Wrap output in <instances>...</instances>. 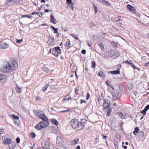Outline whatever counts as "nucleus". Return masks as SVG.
<instances>
[{
	"instance_id": "1",
	"label": "nucleus",
	"mask_w": 149,
	"mask_h": 149,
	"mask_svg": "<svg viewBox=\"0 0 149 149\" xmlns=\"http://www.w3.org/2000/svg\"><path fill=\"white\" fill-rule=\"evenodd\" d=\"M18 67L17 61L13 60L9 62L6 61L3 65H0V70L3 73L11 72L16 70Z\"/></svg>"
},
{
	"instance_id": "2",
	"label": "nucleus",
	"mask_w": 149,
	"mask_h": 149,
	"mask_svg": "<svg viewBox=\"0 0 149 149\" xmlns=\"http://www.w3.org/2000/svg\"><path fill=\"white\" fill-rule=\"evenodd\" d=\"M86 122V120L84 119H82L80 122L76 119H73L71 120L70 123L73 129L79 128L78 130H81L83 129Z\"/></svg>"
},
{
	"instance_id": "3",
	"label": "nucleus",
	"mask_w": 149,
	"mask_h": 149,
	"mask_svg": "<svg viewBox=\"0 0 149 149\" xmlns=\"http://www.w3.org/2000/svg\"><path fill=\"white\" fill-rule=\"evenodd\" d=\"M34 113L35 114H37L38 115L39 118L42 120H47V118L46 116L44 114L42 113V111H41L38 110L34 111Z\"/></svg>"
},
{
	"instance_id": "4",
	"label": "nucleus",
	"mask_w": 149,
	"mask_h": 149,
	"mask_svg": "<svg viewBox=\"0 0 149 149\" xmlns=\"http://www.w3.org/2000/svg\"><path fill=\"white\" fill-rule=\"evenodd\" d=\"M56 145L59 146H63V141L62 139L60 136H57L56 140Z\"/></svg>"
},
{
	"instance_id": "5",
	"label": "nucleus",
	"mask_w": 149,
	"mask_h": 149,
	"mask_svg": "<svg viewBox=\"0 0 149 149\" xmlns=\"http://www.w3.org/2000/svg\"><path fill=\"white\" fill-rule=\"evenodd\" d=\"M9 45L5 42H4L1 41L0 42V48L3 49H6L9 47Z\"/></svg>"
},
{
	"instance_id": "6",
	"label": "nucleus",
	"mask_w": 149,
	"mask_h": 149,
	"mask_svg": "<svg viewBox=\"0 0 149 149\" xmlns=\"http://www.w3.org/2000/svg\"><path fill=\"white\" fill-rule=\"evenodd\" d=\"M40 122H42L41 125L42 126V128H45L48 126L49 124V122L48 121V119H47V120H45Z\"/></svg>"
},
{
	"instance_id": "7",
	"label": "nucleus",
	"mask_w": 149,
	"mask_h": 149,
	"mask_svg": "<svg viewBox=\"0 0 149 149\" xmlns=\"http://www.w3.org/2000/svg\"><path fill=\"white\" fill-rule=\"evenodd\" d=\"M11 142V139L10 138L5 139L3 141V143L4 145L10 144Z\"/></svg>"
},
{
	"instance_id": "8",
	"label": "nucleus",
	"mask_w": 149,
	"mask_h": 149,
	"mask_svg": "<svg viewBox=\"0 0 149 149\" xmlns=\"http://www.w3.org/2000/svg\"><path fill=\"white\" fill-rule=\"evenodd\" d=\"M127 8L130 11H132L133 13H135L136 10L130 4H128L127 6Z\"/></svg>"
},
{
	"instance_id": "9",
	"label": "nucleus",
	"mask_w": 149,
	"mask_h": 149,
	"mask_svg": "<svg viewBox=\"0 0 149 149\" xmlns=\"http://www.w3.org/2000/svg\"><path fill=\"white\" fill-rule=\"evenodd\" d=\"M42 147L45 149H49L50 148V143L48 141L45 142L43 146Z\"/></svg>"
},
{
	"instance_id": "10",
	"label": "nucleus",
	"mask_w": 149,
	"mask_h": 149,
	"mask_svg": "<svg viewBox=\"0 0 149 149\" xmlns=\"http://www.w3.org/2000/svg\"><path fill=\"white\" fill-rule=\"evenodd\" d=\"M50 17L51 22L54 24H56L57 23V21L56 20V19L55 18H54V16L52 15V14H51Z\"/></svg>"
},
{
	"instance_id": "11",
	"label": "nucleus",
	"mask_w": 149,
	"mask_h": 149,
	"mask_svg": "<svg viewBox=\"0 0 149 149\" xmlns=\"http://www.w3.org/2000/svg\"><path fill=\"white\" fill-rule=\"evenodd\" d=\"M42 122H40L39 123L35 126V128L38 130H40L42 128V126L41 125Z\"/></svg>"
},
{
	"instance_id": "12",
	"label": "nucleus",
	"mask_w": 149,
	"mask_h": 149,
	"mask_svg": "<svg viewBox=\"0 0 149 149\" xmlns=\"http://www.w3.org/2000/svg\"><path fill=\"white\" fill-rule=\"evenodd\" d=\"M79 141V138H77L75 139L72 141L70 142V144L71 145H74L77 143Z\"/></svg>"
},
{
	"instance_id": "13",
	"label": "nucleus",
	"mask_w": 149,
	"mask_h": 149,
	"mask_svg": "<svg viewBox=\"0 0 149 149\" xmlns=\"http://www.w3.org/2000/svg\"><path fill=\"white\" fill-rule=\"evenodd\" d=\"M108 73H110L113 74H120V71L119 70H116L112 71H110L108 72Z\"/></svg>"
},
{
	"instance_id": "14",
	"label": "nucleus",
	"mask_w": 149,
	"mask_h": 149,
	"mask_svg": "<svg viewBox=\"0 0 149 149\" xmlns=\"http://www.w3.org/2000/svg\"><path fill=\"white\" fill-rule=\"evenodd\" d=\"M52 53L53 55L55 56L56 57H58V55L61 53V52L58 51H54V49H52Z\"/></svg>"
},
{
	"instance_id": "15",
	"label": "nucleus",
	"mask_w": 149,
	"mask_h": 149,
	"mask_svg": "<svg viewBox=\"0 0 149 149\" xmlns=\"http://www.w3.org/2000/svg\"><path fill=\"white\" fill-rule=\"evenodd\" d=\"M97 75L100 77H105V74L103 73L102 71H99V72L97 73Z\"/></svg>"
},
{
	"instance_id": "16",
	"label": "nucleus",
	"mask_w": 149,
	"mask_h": 149,
	"mask_svg": "<svg viewBox=\"0 0 149 149\" xmlns=\"http://www.w3.org/2000/svg\"><path fill=\"white\" fill-rule=\"evenodd\" d=\"M49 41H50V43H52L54 41V37L52 36L49 35Z\"/></svg>"
},
{
	"instance_id": "17",
	"label": "nucleus",
	"mask_w": 149,
	"mask_h": 149,
	"mask_svg": "<svg viewBox=\"0 0 149 149\" xmlns=\"http://www.w3.org/2000/svg\"><path fill=\"white\" fill-rule=\"evenodd\" d=\"M17 2V0H7L6 3V4L7 5L9 4L10 3H16Z\"/></svg>"
},
{
	"instance_id": "18",
	"label": "nucleus",
	"mask_w": 149,
	"mask_h": 149,
	"mask_svg": "<svg viewBox=\"0 0 149 149\" xmlns=\"http://www.w3.org/2000/svg\"><path fill=\"white\" fill-rule=\"evenodd\" d=\"M52 122L53 124L56 126H57L58 125V122L55 118H52Z\"/></svg>"
},
{
	"instance_id": "19",
	"label": "nucleus",
	"mask_w": 149,
	"mask_h": 149,
	"mask_svg": "<svg viewBox=\"0 0 149 149\" xmlns=\"http://www.w3.org/2000/svg\"><path fill=\"white\" fill-rule=\"evenodd\" d=\"M104 104H108L109 105V104H110V101L108 99H104Z\"/></svg>"
},
{
	"instance_id": "20",
	"label": "nucleus",
	"mask_w": 149,
	"mask_h": 149,
	"mask_svg": "<svg viewBox=\"0 0 149 149\" xmlns=\"http://www.w3.org/2000/svg\"><path fill=\"white\" fill-rule=\"evenodd\" d=\"M138 135L141 138H142L144 135V132L142 131L139 132L138 133Z\"/></svg>"
},
{
	"instance_id": "21",
	"label": "nucleus",
	"mask_w": 149,
	"mask_h": 149,
	"mask_svg": "<svg viewBox=\"0 0 149 149\" xmlns=\"http://www.w3.org/2000/svg\"><path fill=\"white\" fill-rule=\"evenodd\" d=\"M49 86V84H46L44 86V87H43L42 88V91L45 92L46 90L47 89V88Z\"/></svg>"
},
{
	"instance_id": "22",
	"label": "nucleus",
	"mask_w": 149,
	"mask_h": 149,
	"mask_svg": "<svg viewBox=\"0 0 149 149\" xmlns=\"http://www.w3.org/2000/svg\"><path fill=\"white\" fill-rule=\"evenodd\" d=\"M50 28H52V30L54 31V33H58V28H55L52 26H50Z\"/></svg>"
},
{
	"instance_id": "23",
	"label": "nucleus",
	"mask_w": 149,
	"mask_h": 149,
	"mask_svg": "<svg viewBox=\"0 0 149 149\" xmlns=\"http://www.w3.org/2000/svg\"><path fill=\"white\" fill-rule=\"evenodd\" d=\"M139 130V128L138 127H136L133 132L134 134L136 135V133L138 134Z\"/></svg>"
},
{
	"instance_id": "24",
	"label": "nucleus",
	"mask_w": 149,
	"mask_h": 149,
	"mask_svg": "<svg viewBox=\"0 0 149 149\" xmlns=\"http://www.w3.org/2000/svg\"><path fill=\"white\" fill-rule=\"evenodd\" d=\"M70 40H69L66 42V44H65V46L67 47L68 49L69 48L70 46Z\"/></svg>"
},
{
	"instance_id": "25",
	"label": "nucleus",
	"mask_w": 149,
	"mask_h": 149,
	"mask_svg": "<svg viewBox=\"0 0 149 149\" xmlns=\"http://www.w3.org/2000/svg\"><path fill=\"white\" fill-rule=\"evenodd\" d=\"M112 109L111 108H109L108 111L107 112V114L108 116H109L111 114Z\"/></svg>"
},
{
	"instance_id": "26",
	"label": "nucleus",
	"mask_w": 149,
	"mask_h": 149,
	"mask_svg": "<svg viewBox=\"0 0 149 149\" xmlns=\"http://www.w3.org/2000/svg\"><path fill=\"white\" fill-rule=\"evenodd\" d=\"M43 71L45 73H47L49 72V69L45 66H44L43 68Z\"/></svg>"
},
{
	"instance_id": "27",
	"label": "nucleus",
	"mask_w": 149,
	"mask_h": 149,
	"mask_svg": "<svg viewBox=\"0 0 149 149\" xmlns=\"http://www.w3.org/2000/svg\"><path fill=\"white\" fill-rule=\"evenodd\" d=\"M98 46L100 47V48H101V50L102 51H103L104 49V46L102 43H99L98 44Z\"/></svg>"
},
{
	"instance_id": "28",
	"label": "nucleus",
	"mask_w": 149,
	"mask_h": 149,
	"mask_svg": "<svg viewBox=\"0 0 149 149\" xmlns=\"http://www.w3.org/2000/svg\"><path fill=\"white\" fill-rule=\"evenodd\" d=\"M70 35L76 40H79V39L78 36H77L76 35L74 34H70Z\"/></svg>"
},
{
	"instance_id": "29",
	"label": "nucleus",
	"mask_w": 149,
	"mask_h": 149,
	"mask_svg": "<svg viewBox=\"0 0 149 149\" xmlns=\"http://www.w3.org/2000/svg\"><path fill=\"white\" fill-rule=\"evenodd\" d=\"M32 17V16L30 15H22V18L24 17H27L28 18H29L30 19H31V18Z\"/></svg>"
},
{
	"instance_id": "30",
	"label": "nucleus",
	"mask_w": 149,
	"mask_h": 149,
	"mask_svg": "<svg viewBox=\"0 0 149 149\" xmlns=\"http://www.w3.org/2000/svg\"><path fill=\"white\" fill-rule=\"evenodd\" d=\"M53 49H54V51H58L61 52V49H60V47H56L55 48H54Z\"/></svg>"
},
{
	"instance_id": "31",
	"label": "nucleus",
	"mask_w": 149,
	"mask_h": 149,
	"mask_svg": "<svg viewBox=\"0 0 149 149\" xmlns=\"http://www.w3.org/2000/svg\"><path fill=\"white\" fill-rule=\"evenodd\" d=\"M16 145L15 144H10L9 146V149H13L15 147Z\"/></svg>"
},
{
	"instance_id": "32",
	"label": "nucleus",
	"mask_w": 149,
	"mask_h": 149,
	"mask_svg": "<svg viewBox=\"0 0 149 149\" xmlns=\"http://www.w3.org/2000/svg\"><path fill=\"white\" fill-rule=\"evenodd\" d=\"M118 115L120 117V118L122 119H123V114L122 112H120L117 113Z\"/></svg>"
},
{
	"instance_id": "33",
	"label": "nucleus",
	"mask_w": 149,
	"mask_h": 149,
	"mask_svg": "<svg viewBox=\"0 0 149 149\" xmlns=\"http://www.w3.org/2000/svg\"><path fill=\"white\" fill-rule=\"evenodd\" d=\"M11 116L13 118L16 119L17 120H18L19 118V117L18 116H16L15 114L12 115H11Z\"/></svg>"
},
{
	"instance_id": "34",
	"label": "nucleus",
	"mask_w": 149,
	"mask_h": 149,
	"mask_svg": "<svg viewBox=\"0 0 149 149\" xmlns=\"http://www.w3.org/2000/svg\"><path fill=\"white\" fill-rule=\"evenodd\" d=\"M99 1L100 2H105L106 3H107V4H105V5L106 6H110L111 5H110V4L107 1H105V0H102V1H100V0H99Z\"/></svg>"
},
{
	"instance_id": "35",
	"label": "nucleus",
	"mask_w": 149,
	"mask_h": 149,
	"mask_svg": "<svg viewBox=\"0 0 149 149\" xmlns=\"http://www.w3.org/2000/svg\"><path fill=\"white\" fill-rule=\"evenodd\" d=\"M91 64H92L91 65V68H94L95 67L96 65L95 62L94 61H91Z\"/></svg>"
},
{
	"instance_id": "36",
	"label": "nucleus",
	"mask_w": 149,
	"mask_h": 149,
	"mask_svg": "<svg viewBox=\"0 0 149 149\" xmlns=\"http://www.w3.org/2000/svg\"><path fill=\"white\" fill-rule=\"evenodd\" d=\"M93 6L94 7V11L95 14L97 13L98 12V9L97 6H96L93 3Z\"/></svg>"
},
{
	"instance_id": "37",
	"label": "nucleus",
	"mask_w": 149,
	"mask_h": 149,
	"mask_svg": "<svg viewBox=\"0 0 149 149\" xmlns=\"http://www.w3.org/2000/svg\"><path fill=\"white\" fill-rule=\"evenodd\" d=\"M111 45L114 48H116L117 47V45L114 42H111Z\"/></svg>"
},
{
	"instance_id": "38",
	"label": "nucleus",
	"mask_w": 149,
	"mask_h": 149,
	"mask_svg": "<svg viewBox=\"0 0 149 149\" xmlns=\"http://www.w3.org/2000/svg\"><path fill=\"white\" fill-rule=\"evenodd\" d=\"M14 123H15V124L17 126H19L20 125L19 121L18 120H17V121L15 120Z\"/></svg>"
},
{
	"instance_id": "39",
	"label": "nucleus",
	"mask_w": 149,
	"mask_h": 149,
	"mask_svg": "<svg viewBox=\"0 0 149 149\" xmlns=\"http://www.w3.org/2000/svg\"><path fill=\"white\" fill-rule=\"evenodd\" d=\"M39 14V12H33L31 13V14L32 15H38V16L39 17H42L40 15H38Z\"/></svg>"
},
{
	"instance_id": "40",
	"label": "nucleus",
	"mask_w": 149,
	"mask_h": 149,
	"mask_svg": "<svg viewBox=\"0 0 149 149\" xmlns=\"http://www.w3.org/2000/svg\"><path fill=\"white\" fill-rule=\"evenodd\" d=\"M30 136L32 138H34L36 136V134L33 132H32L30 134Z\"/></svg>"
},
{
	"instance_id": "41",
	"label": "nucleus",
	"mask_w": 149,
	"mask_h": 149,
	"mask_svg": "<svg viewBox=\"0 0 149 149\" xmlns=\"http://www.w3.org/2000/svg\"><path fill=\"white\" fill-rule=\"evenodd\" d=\"M16 91L18 93H20L21 92L20 90V88L18 86H17V88L16 89Z\"/></svg>"
},
{
	"instance_id": "42",
	"label": "nucleus",
	"mask_w": 149,
	"mask_h": 149,
	"mask_svg": "<svg viewBox=\"0 0 149 149\" xmlns=\"http://www.w3.org/2000/svg\"><path fill=\"white\" fill-rule=\"evenodd\" d=\"M110 104H109V105L108 104H103V106H104V108L105 109H107L110 106Z\"/></svg>"
},
{
	"instance_id": "43",
	"label": "nucleus",
	"mask_w": 149,
	"mask_h": 149,
	"mask_svg": "<svg viewBox=\"0 0 149 149\" xmlns=\"http://www.w3.org/2000/svg\"><path fill=\"white\" fill-rule=\"evenodd\" d=\"M146 111L144 109L142 110L140 112V113H142L144 115H146Z\"/></svg>"
},
{
	"instance_id": "44",
	"label": "nucleus",
	"mask_w": 149,
	"mask_h": 149,
	"mask_svg": "<svg viewBox=\"0 0 149 149\" xmlns=\"http://www.w3.org/2000/svg\"><path fill=\"white\" fill-rule=\"evenodd\" d=\"M87 44L88 46L90 47L92 45V44L91 42H89L88 41H87Z\"/></svg>"
},
{
	"instance_id": "45",
	"label": "nucleus",
	"mask_w": 149,
	"mask_h": 149,
	"mask_svg": "<svg viewBox=\"0 0 149 149\" xmlns=\"http://www.w3.org/2000/svg\"><path fill=\"white\" fill-rule=\"evenodd\" d=\"M4 133V132L3 129H0V134H3Z\"/></svg>"
},
{
	"instance_id": "46",
	"label": "nucleus",
	"mask_w": 149,
	"mask_h": 149,
	"mask_svg": "<svg viewBox=\"0 0 149 149\" xmlns=\"http://www.w3.org/2000/svg\"><path fill=\"white\" fill-rule=\"evenodd\" d=\"M90 96V95L89 93H87L86 96V99L87 100H88L89 99V98Z\"/></svg>"
},
{
	"instance_id": "47",
	"label": "nucleus",
	"mask_w": 149,
	"mask_h": 149,
	"mask_svg": "<svg viewBox=\"0 0 149 149\" xmlns=\"http://www.w3.org/2000/svg\"><path fill=\"white\" fill-rule=\"evenodd\" d=\"M16 142L19 143L20 142V139L19 137H17L16 139Z\"/></svg>"
},
{
	"instance_id": "48",
	"label": "nucleus",
	"mask_w": 149,
	"mask_h": 149,
	"mask_svg": "<svg viewBox=\"0 0 149 149\" xmlns=\"http://www.w3.org/2000/svg\"><path fill=\"white\" fill-rule=\"evenodd\" d=\"M23 41V40L22 39H20V40H17L16 42L18 43H20L21 42H22Z\"/></svg>"
},
{
	"instance_id": "49",
	"label": "nucleus",
	"mask_w": 149,
	"mask_h": 149,
	"mask_svg": "<svg viewBox=\"0 0 149 149\" xmlns=\"http://www.w3.org/2000/svg\"><path fill=\"white\" fill-rule=\"evenodd\" d=\"M149 109V105H147L145 108L144 109L147 111Z\"/></svg>"
},
{
	"instance_id": "50",
	"label": "nucleus",
	"mask_w": 149,
	"mask_h": 149,
	"mask_svg": "<svg viewBox=\"0 0 149 149\" xmlns=\"http://www.w3.org/2000/svg\"><path fill=\"white\" fill-rule=\"evenodd\" d=\"M113 100H117V98L116 96V95H113Z\"/></svg>"
},
{
	"instance_id": "51",
	"label": "nucleus",
	"mask_w": 149,
	"mask_h": 149,
	"mask_svg": "<svg viewBox=\"0 0 149 149\" xmlns=\"http://www.w3.org/2000/svg\"><path fill=\"white\" fill-rule=\"evenodd\" d=\"M72 0H66V2L68 4H70L72 3Z\"/></svg>"
},
{
	"instance_id": "52",
	"label": "nucleus",
	"mask_w": 149,
	"mask_h": 149,
	"mask_svg": "<svg viewBox=\"0 0 149 149\" xmlns=\"http://www.w3.org/2000/svg\"><path fill=\"white\" fill-rule=\"evenodd\" d=\"M106 83L107 86H110V82L108 80L106 82Z\"/></svg>"
},
{
	"instance_id": "53",
	"label": "nucleus",
	"mask_w": 149,
	"mask_h": 149,
	"mask_svg": "<svg viewBox=\"0 0 149 149\" xmlns=\"http://www.w3.org/2000/svg\"><path fill=\"white\" fill-rule=\"evenodd\" d=\"M86 101L84 100H81V102H80L81 104H82L83 103H86Z\"/></svg>"
},
{
	"instance_id": "54",
	"label": "nucleus",
	"mask_w": 149,
	"mask_h": 149,
	"mask_svg": "<svg viewBox=\"0 0 149 149\" xmlns=\"http://www.w3.org/2000/svg\"><path fill=\"white\" fill-rule=\"evenodd\" d=\"M70 111V109H68L67 110H64V111H60V113H64V112H69Z\"/></svg>"
},
{
	"instance_id": "55",
	"label": "nucleus",
	"mask_w": 149,
	"mask_h": 149,
	"mask_svg": "<svg viewBox=\"0 0 149 149\" xmlns=\"http://www.w3.org/2000/svg\"><path fill=\"white\" fill-rule=\"evenodd\" d=\"M41 99V98L39 96H37L36 97V101H39Z\"/></svg>"
},
{
	"instance_id": "56",
	"label": "nucleus",
	"mask_w": 149,
	"mask_h": 149,
	"mask_svg": "<svg viewBox=\"0 0 149 149\" xmlns=\"http://www.w3.org/2000/svg\"><path fill=\"white\" fill-rule=\"evenodd\" d=\"M81 52L83 54H85L86 53V51L85 49H83L81 51Z\"/></svg>"
},
{
	"instance_id": "57",
	"label": "nucleus",
	"mask_w": 149,
	"mask_h": 149,
	"mask_svg": "<svg viewBox=\"0 0 149 149\" xmlns=\"http://www.w3.org/2000/svg\"><path fill=\"white\" fill-rule=\"evenodd\" d=\"M127 114H124V115H123V119H126L127 117Z\"/></svg>"
},
{
	"instance_id": "58",
	"label": "nucleus",
	"mask_w": 149,
	"mask_h": 149,
	"mask_svg": "<svg viewBox=\"0 0 149 149\" xmlns=\"http://www.w3.org/2000/svg\"><path fill=\"white\" fill-rule=\"evenodd\" d=\"M123 123L122 122V123H120V126L121 127H123Z\"/></svg>"
},
{
	"instance_id": "59",
	"label": "nucleus",
	"mask_w": 149,
	"mask_h": 149,
	"mask_svg": "<svg viewBox=\"0 0 149 149\" xmlns=\"http://www.w3.org/2000/svg\"><path fill=\"white\" fill-rule=\"evenodd\" d=\"M103 136V139H105L106 137H107V136H106L104 135H102Z\"/></svg>"
},
{
	"instance_id": "60",
	"label": "nucleus",
	"mask_w": 149,
	"mask_h": 149,
	"mask_svg": "<svg viewBox=\"0 0 149 149\" xmlns=\"http://www.w3.org/2000/svg\"><path fill=\"white\" fill-rule=\"evenodd\" d=\"M49 12V10L48 9H46L45 10V12H47L48 13Z\"/></svg>"
},
{
	"instance_id": "61",
	"label": "nucleus",
	"mask_w": 149,
	"mask_h": 149,
	"mask_svg": "<svg viewBox=\"0 0 149 149\" xmlns=\"http://www.w3.org/2000/svg\"><path fill=\"white\" fill-rule=\"evenodd\" d=\"M67 97V96H66L65 97L63 100V101H64L66 100H67V98L66 97Z\"/></svg>"
},
{
	"instance_id": "62",
	"label": "nucleus",
	"mask_w": 149,
	"mask_h": 149,
	"mask_svg": "<svg viewBox=\"0 0 149 149\" xmlns=\"http://www.w3.org/2000/svg\"><path fill=\"white\" fill-rule=\"evenodd\" d=\"M132 67H133L134 68V69H137V68H136V67L133 64V65H132Z\"/></svg>"
},
{
	"instance_id": "63",
	"label": "nucleus",
	"mask_w": 149,
	"mask_h": 149,
	"mask_svg": "<svg viewBox=\"0 0 149 149\" xmlns=\"http://www.w3.org/2000/svg\"><path fill=\"white\" fill-rule=\"evenodd\" d=\"M41 25L42 26H47L48 25L46 24H42Z\"/></svg>"
},
{
	"instance_id": "64",
	"label": "nucleus",
	"mask_w": 149,
	"mask_h": 149,
	"mask_svg": "<svg viewBox=\"0 0 149 149\" xmlns=\"http://www.w3.org/2000/svg\"><path fill=\"white\" fill-rule=\"evenodd\" d=\"M77 149H81L80 146H78L77 147Z\"/></svg>"
}]
</instances>
